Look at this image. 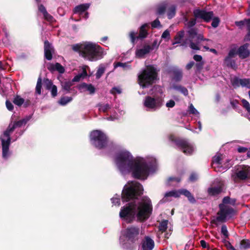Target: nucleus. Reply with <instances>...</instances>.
I'll return each mask as SVG.
<instances>
[{"label": "nucleus", "mask_w": 250, "mask_h": 250, "mask_svg": "<svg viewBox=\"0 0 250 250\" xmlns=\"http://www.w3.org/2000/svg\"><path fill=\"white\" fill-rule=\"evenodd\" d=\"M48 69L51 71H57L60 73H63L64 72V67L58 62L49 64Z\"/></svg>", "instance_id": "nucleus-26"}, {"label": "nucleus", "mask_w": 250, "mask_h": 250, "mask_svg": "<svg viewBox=\"0 0 250 250\" xmlns=\"http://www.w3.org/2000/svg\"><path fill=\"white\" fill-rule=\"evenodd\" d=\"M221 233L224 235L225 238L229 236V233L228 231L226 225H223L221 228Z\"/></svg>", "instance_id": "nucleus-47"}, {"label": "nucleus", "mask_w": 250, "mask_h": 250, "mask_svg": "<svg viewBox=\"0 0 250 250\" xmlns=\"http://www.w3.org/2000/svg\"><path fill=\"white\" fill-rule=\"evenodd\" d=\"M72 100V98L71 97H62L59 101V104L62 105H65L67 103L70 102Z\"/></svg>", "instance_id": "nucleus-35"}, {"label": "nucleus", "mask_w": 250, "mask_h": 250, "mask_svg": "<svg viewBox=\"0 0 250 250\" xmlns=\"http://www.w3.org/2000/svg\"><path fill=\"white\" fill-rule=\"evenodd\" d=\"M122 92L121 88L119 87H113L110 90V93L113 94H116L117 93L120 94Z\"/></svg>", "instance_id": "nucleus-50"}, {"label": "nucleus", "mask_w": 250, "mask_h": 250, "mask_svg": "<svg viewBox=\"0 0 250 250\" xmlns=\"http://www.w3.org/2000/svg\"><path fill=\"white\" fill-rule=\"evenodd\" d=\"M51 92V95L53 97H55L57 95V86L54 85L50 89H49Z\"/></svg>", "instance_id": "nucleus-49"}, {"label": "nucleus", "mask_w": 250, "mask_h": 250, "mask_svg": "<svg viewBox=\"0 0 250 250\" xmlns=\"http://www.w3.org/2000/svg\"><path fill=\"white\" fill-rule=\"evenodd\" d=\"M79 89L82 92L87 91L89 94L93 95L95 92V88L91 84L83 83L79 86Z\"/></svg>", "instance_id": "nucleus-21"}, {"label": "nucleus", "mask_w": 250, "mask_h": 250, "mask_svg": "<svg viewBox=\"0 0 250 250\" xmlns=\"http://www.w3.org/2000/svg\"><path fill=\"white\" fill-rule=\"evenodd\" d=\"M231 83L234 88L241 86L250 89V79L243 78L240 79L238 77H234L231 80Z\"/></svg>", "instance_id": "nucleus-16"}, {"label": "nucleus", "mask_w": 250, "mask_h": 250, "mask_svg": "<svg viewBox=\"0 0 250 250\" xmlns=\"http://www.w3.org/2000/svg\"><path fill=\"white\" fill-rule=\"evenodd\" d=\"M181 194L184 195L186 197L188 198V201L191 203H195L196 200L191 193L187 189H181L178 190H174L165 193L164 198L161 201L162 202H166L168 201L167 199L169 197H178Z\"/></svg>", "instance_id": "nucleus-11"}, {"label": "nucleus", "mask_w": 250, "mask_h": 250, "mask_svg": "<svg viewBox=\"0 0 250 250\" xmlns=\"http://www.w3.org/2000/svg\"><path fill=\"white\" fill-rule=\"evenodd\" d=\"M151 26L153 28H157L161 26L160 21L156 19L151 23Z\"/></svg>", "instance_id": "nucleus-54"}, {"label": "nucleus", "mask_w": 250, "mask_h": 250, "mask_svg": "<svg viewBox=\"0 0 250 250\" xmlns=\"http://www.w3.org/2000/svg\"><path fill=\"white\" fill-rule=\"evenodd\" d=\"M115 163L119 170L123 175L131 172L136 178L145 180L150 172L157 168V162L153 157H137L134 159L126 150L118 152L115 157Z\"/></svg>", "instance_id": "nucleus-2"}, {"label": "nucleus", "mask_w": 250, "mask_h": 250, "mask_svg": "<svg viewBox=\"0 0 250 250\" xmlns=\"http://www.w3.org/2000/svg\"><path fill=\"white\" fill-rule=\"evenodd\" d=\"M171 71L173 74V80L176 82L181 81L183 77L182 70L174 67L172 68Z\"/></svg>", "instance_id": "nucleus-23"}, {"label": "nucleus", "mask_w": 250, "mask_h": 250, "mask_svg": "<svg viewBox=\"0 0 250 250\" xmlns=\"http://www.w3.org/2000/svg\"><path fill=\"white\" fill-rule=\"evenodd\" d=\"M44 57L48 60H51L52 58V54L54 52V48L52 45L47 41L44 42Z\"/></svg>", "instance_id": "nucleus-18"}, {"label": "nucleus", "mask_w": 250, "mask_h": 250, "mask_svg": "<svg viewBox=\"0 0 250 250\" xmlns=\"http://www.w3.org/2000/svg\"><path fill=\"white\" fill-rule=\"evenodd\" d=\"M24 102V100L21 98L20 96L17 95L14 99L13 103L18 105L21 106V105Z\"/></svg>", "instance_id": "nucleus-38"}, {"label": "nucleus", "mask_w": 250, "mask_h": 250, "mask_svg": "<svg viewBox=\"0 0 250 250\" xmlns=\"http://www.w3.org/2000/svg\"><path fill=\"white\" fill-rule=\"evenodd\" d=\"M200 244H201V246L203 248H206L207 247V244L206 242L204 240H202L200 241Z\"/></svg>", "instance_id": "nucleus-63"}, {"label": "nucleus", "mask_w": 250, "mask_h": 250, "mask_svg": "<svg viewBox=\"0 0 250 250\" xmlns=\"http://www.w3.org/2000/svg\"><path fill=\"white\" fill-rule=\"evenodd\" d=\"M194 64V62L191 61L187 64L186 67L187 69L189 70L192 67V66H193Z\"/></svg>", "instance_id": "nucleus-61"}, {"label": "nucleus", "mask_w": 250, "mask_h": 250, "mask_svg": "<svg viewBox=\"0 0 250 250\" xmlns=\"http://www.w3.org/2000/svg\"><path fill=\"white\" fill-rule=\"evenodd\" d=\"M159 45V43L158 42V41L157 40L154 41L152 46H151V48H153V50L154 48H157Z\"/></svg>", "instance_id": "nucleus-58"}, {"label": "nucleus", "mask_w": 250, "mask_h": 250, "mask_svg": "<svg viewBox=\"0 0 250 250\" xmlns=\"http://www.w3.org/2000/svg\"><path fill=\"white\" fill-rule=\"evenodd\" d=\"M168 224V221L167 220H164L162 221L159 226V230L161 231L162 232H164L167 229V226Z\"/></svg>", "instance_id": "nucleus-40"}, {"label": "nucleus", "mask_w": 250, "mask_h": 250, "mask_svg": "<svg viewBox=\"0 0 250 250\" xmlns=\"http://www.w3.org/2000/svg\"><path fill=\"white\" fill-rule=\"evenodd\" d=\"M42 78L41 77H39L38 79L37 85L36 87V92L40 95L42 92Z\"/></svg>", "instance_id": "nucleus-39"}, {"label": "nucleus", "mask_w": 250, "mask_h": 250, "mask_svg": "<svg viewBox=\"0 0 250 250\" xmlns=\"http://www.w3.org/2000/svg\"><path fill=\"white\" fill-rule=\"evenodd\" d=\"M193 59L196 62H200L202 60V57L200 55H195L193 57Z\"/></svg>", "instance_id": "nucleus-59"}, {"label": "nucleus", "mask_w": 250, "mask_h": 250, "mask_svg": "<svg viewBox=\"0 0 250 250\" xmlns=\"http://www.w3.org/2000/svg\"><path fill=\"white\" fill-rule=\"evenodd\" d=\"M31 117L28 116L26 118L20 120L14 124L9 125L8 128L3 132V134L0 136V140L1 142L2 157L6 159L10 155L9 150L10 144V134L17 127H20L23 125H25L26 123L30 119Z\"/></svg>", "instance_id": "nucleus-6"}, {"label": "nucleus", "mask_w": 250, "mask_h": 250, "mask_svg": "<svg viewBox=\"0 0 250 250\" xmlns=\"http://www.w3.org/2000/svg\"><path fill=\"white\" fill-rule=\"evenodd\" d=\"M237 54V49L236 48H231L224 60V62L226 65L229 67L235 69L237 66L234 60L235 57Z\"/></svg>", "instance_id": "nucleus-15"}, {"label": "nucleus", "mask_w": 250, "mask_h": 250, "mask_svg": "<svg viewBox=\"0 0 250 250\" xmlns=\"http://www.w3.org/2000/svg\"><path fill=\"white\" fill-rule=\"evenodd\" d=\"M168 7V2H165L160 4L157 9V13L158 15H162L163 14L167 7Z\"/></svg>", "instance_id": "nucleus-30"}, {"label": "nucleus", "mask_w": 250, "mask_h": 250, "mask_svg": "<svg viewBox=\"0 0 250 250\" xmlns=\"http://www.w3.org/2000/svg\"><path fill=\"white\" fill-rule=\"evenodd\" d=\"M181 181V179L177 177H169L168 179L167 184L169 185L175 186L173 182L178 183Z\"/></svg>", "instance_id": "nucleus-43"}, {"label": "nucleus", "mask_w": 250, "mask_h": 250, "mask_svg": "<svg viewBox=\"0 0 250 250\" xmlns=\"http://www.w3.org/2000/svg\"><path fill=\"white\" fill-rule=\"evenodd\" d=\"M247 30H248V33L247 36H250V19L247 20L246 25Z\"/></svg>", "instance_id": "nucleus-57"}, {"label": "nucleus", "mask_w": 250, "mask_h": 250, "mask_svg": "<svg viewBox=\"0 0 250 250\" xmlns=\"http://www.w3.org/2000/svg\"><path fill=\"white\" fill-rule=\"evenodd\" d=\"M250 248V241L249 240H243L240 243V249L246 250Z\"/></svg>", "instance_id": "nucleus-36"}, {"label": "nucleus", "mask_w": 250, "mask_h": 250, "mask_svg": "<svg viewBox=\"0 0 250 250\" xmlns=\"http://www.w3.org/2000/svg\"><path fill=\"white\" fill-rule=\"evenodd\" d=\"M139 233L140 229L138 227L131 226L125 229L124 235L128 241L133 242L138 240Z\"/></svg>", "instance_id": "nucleus-14"}, {"label": "nucleus", "mask_w": 250, "mask_h": 250, "mask_svg": "<svg viewBox=\"0 0 250 250\" xmlns=\"http://www.w3.org/2000/svg\"><path fill=\"white\" fill-rule=\"evenodd\" d=\"M111 200L112 201V203L114 205H120V196L116 195L115 196H114L113 198L111 199Z\"/></svg>", "instance_id": "nucleus-46"}, {"label": "nucleus", "mask_w": 250, "mask_h": 250, "mask_svg": "<svg viewBox=\"0 0 250 250\" xmlns=\"http://www.w3.org/2000/svg\"><path fill=\"white\" fill-rule=\"evenodd\" d=\"M172 88L180 92L185 96H187L188 94V89L181 85L174 84L172 85Z\"/></svg>", "instance_id": "nucleus-29"}, {"label": "nucleus", "mask_w": 250, "mask_h": 250, "mask_svg": "<svg viewBox=\"0 0 250 250\" xmlns=\"http://www.w3.org/2000/svg\"><path fill=\"white\" fill-rule=\"evenodd\" d=\"M243 107L250 114V104L245 99H242L241 101Z\"/></svg>", "instance_id": "nucleus-45"}, {"label": "nucleus", "mask_w": 250, "mask_h": 250, "mask_svg": "<svg viewBox=\"0 0 250 250\" xmlns=\"http://www.w3.org/2000/svg\"><path fill=\"white\" fill-rule=\"evenodd\" d=\"M161 38L168 40L170 38V33L168 30H165L162 35Z\"/></svg>", "instance_id": "nucleus-48"}, {"label": "nucleus", "mask_w": 250, "mask_h": 250, "mask_svg": "<svg viewBox=\"0 0 250 250\" xmlns=\"http://www.w3.org/2000/svg\"><path fill=\"white\" fill-rule=\"evenodd\" d=\"M222 184H220L217 187H210L208 189V194L210 195H217L219 194L222 190Z\"/></svg>", "instance_id": "nucleus-27"}, {"label": "nucleus", "mask_w": 250, "mask_h": 250, "mask_svg": "<svg viewBox=\"0 0 250 250\" xmlns=\"http://www.w3.org/2000/svg\"><path fill=\"white\" fill-rule=\"evenodd\" d=\"M90 138L91 144L99 149L104 147L107 145V137L101 131L97 130L92 131L90 134Z\"/></svg>", "instance_id": "nucleus-9"}, {"label": "nucleus", "mask_w": 250, "mask_h": 250, "mask_svg": "<svg viewBox=\"0 0 250 250\" xmlns=\"http://www.w3.org/2000/svg\"><path fill=\"white\" fill-rule=\"evenodd\" d=\"M154 247V241L148 236L145 237L142 243V250H152Z\"/></svg>", "instance_id": "nucleus-20"}, {"label": "nucleus", "mask_w": 250, "mask_h": 250, "mask_svg": "<svg viewBox=\"0 0 250 250\" xmlns=\"http://www.w3.org/2000/svg\"><path fill=\"white\" fill-rule=\"evenodd\" d=\"M232 178L235 181H236L237 179L243 180L250 178V167L244 165L241 166L240 169L232 175Z\"/></svg>", "instance_id": "nucleus-13"}, {"label": "nucleus", "mask_w": 250, "mask_h": 250, "mask_svg": "<svg viewBox=\"0 0 250 250\" xmlns=\"http://www.w3.org/2000/svg\"><path fill=\"white\" fill-rule=\"evenodd\" d=\"M143 191L142 186L137 181L129 182L124 187L122 194L123 202L135 199L121 209L120 217L127 223L135 218L138 221H144L148 218L152 212V206L150 199L146 197L141 200L136 199L137 196L143 194Z\"/></svg>", "instance_id": "nucleus-1"}, {"label": "nucleus", "mask_w": 250, "mask_h": 250, "mask_svg": "<svg viewBox=\"0 0 250 250\" xmlns=\"http://www.w3.org/2000/svg\"><path fill=\"white\" fill-rule=\"evenodd\" d=\"M72 49L89 61H96L103 58L105 53L99 45L91 42H84L72 45Z\"/></svg>", "instance_id": "nucleus-4"}, {"label": "nucleus", "mask_w": 250, "mask_h": 250, "mask_svg": "<svg viewBox=\"0 0 250 250\" xmlns=\"http://www.w3.org/2000/svg\"><path fill=\"white\" fill-rule=\"evenodd\" d=\"M38 10L43 15L44 18L49 21H52L53 20V17L50 15L46 11L45 7L42 4L38 5Z\"/></svg>", "instance_id": "nucleus-24"}, {"label": "nucleus", "mask_w": 250, "mask_h": 250, "mask_svg": "<svg viewBox=\"0 0 250 250\" xmlns=\"http://www.w3.org/2000/svg\"><path fill=\"white\" fill-rule=\"evenodd\" d=\"M157 77V70L153 65L147 66L138 74V82L143 88L148 87L155 82Z\"/></svg>", "instance_id": "nucleus-7"}, {"label": "nucleus", "mask_w": 250, "mask_h": 250, "mask_svg": "<svg viewBox=\"0 0 250 250\" xmlns=\"http://www.w3.org/2000/svg\"><path fill=\"white\" fill-rule=\"evenodd\" d=\"M237 150L240 153H243L246 152L247 148L245 147L240 146L237 148Z\"/></svg>", "instance_id": "nucleus-60"}, {"label": "nucleus", "mask_w": 250, "mask_h": 250, "mask_svg": "<svg viewBox=\"0 0 250 250\" xmlns=\"http://www.w3.org/2000/svg\"><path fill=\"white\" fill-rule=\"evenodd\" d=\"M153 48L149 45H146L141 48L137 49L136 51V56L138 58H143L146 55L149 53Z\"/></svg>", "instance_id": "nucleus-19"}, {"label": "nucleus", "mask_w": 250, "mask_h": 250, "mask_svg": "<svg viewBox=\"0 0 250 250\" xmlns=\"http://www.w3.org/2000/svg\"><path fill=\"white\" fill-rule=\"evenodd\" d=\"M219 20L218 18H215L214 19H213V20H212V23H211V25L213 27H217L218 25H219Z\"/></svg>", "instance_id": "nucleus-52"}, {"label": "nucleus", "mask_w": 250, "mask_h": 250, "mask_svg": "<svg viewBox=\"0 0 250 250\" xmlns=\"http://www.w3.org/2000/svg\"><path fill=\"white\" fill-rule=\"evenodd\" d=\"M169 140L174 142L178 147L182 149L186 155H190L194 151L193 145L185 140L176 139L173 135L170 136Z\"/></svg>", "instance_id": "nucleus-10"}, {"label": "nucleus", "mask_w": 250, "mask_h": 250, "mask_svg": "<svg viewBox=\"0 0 250 250\" xmlns=\"http://www.w3.org/2000/svg\"><path fill=\"white\" fill-rule=\"evenodd\" d=\"M247 20H245L243 21H239L235 22V24L237 26H239L240 28H242L243 26L246 25Z\"/></svg>", "instance_id": "nucleus-55"}, {"label": "nucleus", "mask_w": 250, "mask_h": 250, "mask_svg": "<svg viewBox=\"0 0 250 250\" xmlns=\"http://www.w3.org/2000/svg\"><path fill=\"white\" fill-rule=\"evenodd\" d=\"M167 9V17L169 19H172L175 15L176 6L174 4H170L168 3Z\"/></svg>", "instance_id": "nucleus-28"}, {"label": "nucleus", "mask_w": 250, "mask_h": 250, "mask_svg": "<svg viewBox=\"0 0 250 250\" xmlns=\"http://www.w3.org/2000/svg\"><path fill=\"white\" fill-rule=\"evenodd\" d=\"M175 103L172 100L167 101L166 104V106L168 108H172L175 106Z\"/></svg>", "instance_id": "nucleus-51"}, {"label": "nucleus", "mask_w": 250, "mask_h": 250, "mask_svg": "<svg viewBox=\"0 0 250 250\" xmlns=\"http://www.w3.org/2000/svg\"><path fill=\"white\" fill-rule=\"evenodd\" d=\"M89 7V4L85 3L76 6L74 9V13H79L80 15H82L83 14V13L88 9Z\"/></svg>", "instance_id": "nucleus-25"}, {"label": "nucleus", "mask_w": 250, "mask_h": 250, "mask_svg": "<svg viewBox=\"0 0 250 250\" xmlns=\"http://www.w3.org/2000/svg\"><path fill=\"white\" fill-rule=\"evenodd\" d=\"M99 109L100 111L105 112L110 108V105L107 104H99Z\"/></svg>", "instance_id": "nucleus-41"}, {"label": "nucleus", "mask_w": 250, "mask_h": 250, "mask_svg": "<svg viewBox=\"0 0 250 250\" xmlns=\"http://www.w3.org/2000/svg\"><path fill=\"white\" fill-rule=\"evenodd\" d=\"M105 70V67L104 66V64H101L99 66L98 70L96 73V79H100L101 77V76L103 75V74L104 73Z\"/></svg>", "instance_id": "nucleus-31"}, {"label": "nucleus", "mask_w": 250, "mask_h": 250, "mask_svg": "<svg viewBox=\"0 0 250 250\" xmlns=\"http://www.w3.org/2000/svg\"><path fill=\"white\" fill-rule=\"evenodd\" d=\"M43 82L45 87L48 90L54 85L52 81L48 79H44Z\"/></svg>", "instance_id": "nucleus-44"}, {"label": "nucleus", "mask_w": 250, "mask_h": 250, "mask_svg": "<svg viewBox=\"0 0 250 250\" xmlns=\"http://www.w3.org/2000/svg\"><path fill=\"white\" fill-rule=\"evenodd\" d=\"M87 75V73L85 71H83V73L77 75L75 76L72 80L73 82H78L82 78H84Z\"/></svg>", "instance_id": "nucleus-42"}, {"label": "nucleus", "mask_w": 250, "mask_h": 250, "mask_svg": "<svg viewBox=\"0 0 250 250\" xmlns=\"http://www.w3.org/2000/svg\"><path fill=\"white\" fill-rule=\"evenodd\" d=\"M6 106L7 109L9 110V111L13 110L14 108L13 104L8 100H7L6 101Z\"/></svg>", "instance_id": "nucleus-53"}, {"label": "nucleus", "mask_w": 250, "mask_h": 250, "mask_svg": "<svg viewBox=\"0 0 250 250\" xmlns=\"http://www.w3.org/2000/svg\"><path fill=\"white\" fill-rule=\"evenodd\" d=\"M72 85L71 82L69 81H64L62 82V89L66 91V93L69 92L70 87Z\"/></svg>", "instance_id": "nucleus-33"}, {"label": "nucleus", "mask_w": 250, "mask_h": 250, "mask_svg": "<svg viewBox=\"0 0 250 250\" xmlns=\"http://www.w3.org/2000/svg\"><path fill=\"white\" fill-rule=\"evenodd\" d=\"M198 175L195 173H192L189 177V180L194 182L198 179Z\"/></svg>", "instance_id": "nucleus-56"}, {"label": "nucleus", "mask_w": 250, "mask_h": 250, "mask_svg": "<svg viewBox=\"0 0 250 250\" xmlns=\"http://www.w3.org/2000/svg\"><path fill=\"white\" fill-rule=\"evenodd\" d=\"M184 35L185 33L184 31H180L178 32L174 38L175 41L173 43V44L180 43L182 39L184 36Z\"/></svg>", "instance_id": "nucleus-32"}, {"label": "nucleus", "mask_w": 250, "mask_h": 250, "mask_svg": "<svg viewBox=\"0 0 250 250\" xmlns=\"http://www.w3.org/2000/svg\"><path fill=\"white\" fill-rule=\"evenodd\" d=\"M149 28V24L145 23L142 25L139 29V33L137 36V32L131 31L129 33V38L131 42L134 44L136 41L138 39H143L147 37L148 35V29Z\"/></svg>", "instance_id": "nucleus-12"}, {"label": "nucleus", "mask_w": 250, "mask_h": 250, "mask_svg": "<svg viewBox=\"0 0 250 250\" xmlns=\"http://www.w3.org/2000/svg\"><path fill=\"white\" fill-rule=\"evenodd\" d=\"M117 67H122L125 70H129L131 68V66L130 65H129L128 62L123 63L121 62H118L114 64V68H116Z\"/></svg>", "instance_id": "nucleus-34"}, {"label": "nucleus", "mask_w": 250, "mask_h": 250, "mask_svg": "<svg viewBox=\"0 0 250 250\" xmlns=\"http://www.w3.org/2000/svg\"><path fill=\"white\" fill-rule=\"evenodd\" d=\"M193 14L195 19H191L189 21H187L186 23L189 39H186L182 45L187 46L188 45L192 50H200L199 44L201 41H207L209 42H212V41L204 38L202 34H198L196 29L193 28V26L196 23V20L202 19L207 22L209 21L212 18L213 13L211 11L207 12L203 10L196 9L193 11Z\"/></svg>", "instance_id": "nucleus-3"}, {"label": "nucleus", "mask_w": 250, "mask_h": 250, "mask_svg": "<svg viewBox=\"0 0 250 250\" xmlns=\"http://www.w3.org/2000/svg\"><path fill=\"white\" fill-rule=\"evenodd\" d=\"M222 155L217 154L214 156L212 161V167L216 171H222L226 168L222 166Z\"/></svg>", "instance_id": "nucleus-17"}, {"label": "nucleus", "mask_w": 250, "mask_h": 250, "mask_svg": "<svg viewBox=\"0 0 250 250\" xmlns=\"http://www.w3.org/2000/svg\"><path fill=\"white\" fill-rule=\"evenodd\" d=\"M120 243L122 244V246L124 248L126 249H128V247H127V246L125 243H124L123 241L122 240V238H120Z\"/></svg>", "instance_id": "nucleus-64"}, {"label": "nucleus", "mask_w": 250, "mask_h": 250, "mask_svg": "<svg viewBox=\"0 0 250 250\" xmlns=\"http://www.w3.org/2000/svg\"><path fill=\"white\" fill-rule=\"evenodd\" d=\"M188 112L189 114H194L197 115L199 117L200 113L198 110L194 107L192 104H190L188 107Z\"/></svg>", "instance_id": "nucleus-37"}, {"label": "nucleus", "mask_w": 250, "mask_h": 250, "mask_svg": "<svg viewBox=\"0 0 250 250\" xmlns=\"http://www.w3.org/2000/svg\"><path fill=\"white\" fill-rule=\"evenodd\" d=\"M149 95L143 100V105L147 111L154 112L159 110L163 105L165 94L163 88L160 86H153L149 92Z\"/></svg>", "instance_id": "nucleus-5"}, {"label": "nucleus", "mask_w": 250, "mask_h": 250, "mask_svg": "<svg viewBox=\"0 0 250 250\" xmlns=\"http://www.w3.org/2000/svg\"><path fill=\"white\" fill-rule=\"evenodd\" d=\"M248 44L247 43L240 46L237 50V54H238L239 57L241 58L244 59L249 56L250 52L248 49Z\"/></svg>", "instance_id": "nucleus-22"}, {"label": "nucleus", "mask_w": 250, "mask_h": 250, "mask_svg": "<svg viewBox=\"0 0 250 250\" xmlns=\"http://www.w3.org/2000/svg\"><path fill=\"white\" fill-rule=\"evenodd\" d=\"M230 198L228 196L225 197L223 199V203L219 206V211L217 213L216 218L211 221V223L215 226L218 225V223L225 222L230 218L234 214V209L228 205L230 203Z\"/></svg>", "instance_id": "nucleus-8"}, {"label": "nucleus", "mask_w": 250, "mask_h": 250, "mask_svg": "<svg viewBox=\"0 0 250 250\" xmlns=\"http://www.w3.org/2000/svg\"><path fill=\"white\" fill-rule=\"evenodd\" d=\"M198 128H199L198 131H196L195 130H192V131L193 132L198 133L199 132H200L202 130V124L200 121L198 122Z\"/></svg>", "instance_id": "nucleus-62"}]
</instances>
